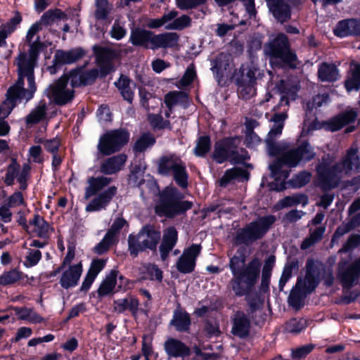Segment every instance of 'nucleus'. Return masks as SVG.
<instances>
[{"mask_svg":"<svg viewBox=\"0 0 360 360\" xmlns=\"http://www.w3.org/2000/svg\"><path fill=\"white\" fill-rule=\"evenodd\" d=\"M246 259V249L244 247L238 248L235 255L230 257L229 268L232 278L229 284L236 297L245 296L250 313L253 314L262 309L264 303L258 292L251 295L260 276L262 262L255 257L245 264Z\"/></svg>","mask_w":360,"mask_h":360,"instance_id":"nucleus-1","label":"nucleus"},{"mask_svg":"<svg viewBox=\"0 0 360 360\" xmlns=\"http://www.w3.org/2000/svg\"><path fill=\"white\" fill-rule=\"evenodd\" d=\"M160 240V258L165 261L178 241V231L174 226L165 229L161 238V231L154 224L143 225L136 234L132 233L128 236L127 250L133 258L147 250L155 252Z\"/></svg>","mask_w":360,"mask_h":360,"instance_id":"nucleus-2","label":"nucleus"},{"mask_svg":"<svg viewBox=\"0 0 360 360\" xmlns=\"http://www.w3.org/2000/svg\"><path fill=\"white\" fill-rule=\"evenodd\" d=\"M94 51L99 69L94 68L86 70L84 65H80L70 70L71 86L72 88L91 86L98 78H105L115 70L112 62L113 58L112 49L95 46Z\"/></svg>","mask_w":360,"mask_h":360,"instance_id":"nucleus-3","label":"nucleus"},{"mask_svg":"<svg viewBox=\"0 0 360 360\" xmlns=\"http://www.w3.org/2000/svg\"><path fill=\"white\" fill-rule=\"evenodd\" d=\"M356 148H349L340 162H337L321 171L316 172L319 184L323 191H330L338 187L343 171L348 173L353 169H360V155Z\"/></svg>","mask_w":360,"mask_h":360,"instance_id":"nucleus-4","label":"nucleus"},{"mask_svg":"<svg viewBox=\"0 0 360 360\" xmlns=\"http://www.w3.org/2000/svg\"><path fill=\"white\" fill-rule=\"evenodd\" d=\"M184 195L174 186H166L159 192L154 211L159 217L174 219L192 209L193 203L184 200Z\"/></svg>","mask_w":360,"mask_h":360,"instance_id":"nucleus-5","label":"nucleus"},{"mask_svg":"<svg viewBox=\"0 0 360 360\" xmlns=\"http://www.w3.org/2000/svg\"><path fill=\"white\" fill-rule=\"evenodd\" d=\"M179 35L176 32L155 34L140 27L131 30L129 42L134 46L153 51L159 49H173L178 45Z\"/></svg>","mask_w":360,"mask_h":360,"instance_id":"nucleus-6","label":"nucleus"},{"mask_svg":"<svg viewBox=\"0 0 360 360\" xmlns=\"http://www.w3.org/2000/svg\"><path fill=\"white\" fill-rule=\"evenodd\" d=\"M264 51L271 64L278 68H297V56L291 49L288 36L280 32L264 46Z\"/></svg>","mask_w":360,"mask_h":360,"instance_id":"nucleus-7","label":"nucleus"},{"mask_svg":"<svg viewBox=\"0 0 360 360\" xmlns=\"http://www.w3.org/2000/svg\"><path fill=\"white\" fill-rule=\"evenodd\" d=\"M237 139V136H227L216 141L212 159L217 164L229 162L231 165H243L250 157L246 149H238Z\"/></svg>","mask_w":360,"mask_h":360,"instance_id":"nucleus-8","label":"nucleus"},{"mask_svg":"<svg viewBox=\"0 0 360 360\" xmlns=\"http://www.w3.org/2000/svg\"><path fill=\"white\" fill-rule=\"evenodd\" d=\"M276 217L272 214L260 217L257 221H254L246 224L243 228L238 229L233 238L236 246H250L256 241L261 240L267 233L271 226L276 221Z\"/></svg>","mask_w":360,"mask_h":360,"instance_id":"nucleus-9","label":"nucleus"},{"mask_svg":"<svg viewBox=\"0 0 360 360\" xmlns=\"http://www.w3.org/2000/svg\"><path fill=\"white\" fill-rule=\"evenodd\" d=\"M40 31L41 28L37 24H32L30 26L25 36V44L29 46L28 52H20L15 58L16 61L25 65L36 66L40 53L47 49V45L41 41L39 36L33 40L34 37Z\"/></svg>","mask_w":360,"mask_h":360,"instance_id":"nucleus-10","label":"nucleus"},{"mask_svg":"<svg viewBox=\"0 0 360 360\" xmlns=\"http://www.w3.org/2000/svg\"><path fill=\"white\" fill-rule=\"evenodd\" d=\"M130 139V133L125 128L111 129L99 139L98 150L103 155L108 156L120 152Z\"/></svg>","mask_w":360,"mask_h":360,"instance_id":"nucleus-11","label":"nucleus"},{"mask_svg":"<svg viewBox=\"0 0 360 360\" xmlns=\"http://www.w3.org/2000/svg\"><path fill=\"white\" fill-rule=\"evenodd\" d=\"M263 77L262 71L257 65L251 63L247 65L243 64L239 69H236L232 79L238 88L240 89V94L243 96H249L257 84V80Z\"/></svg>","mask_w":360,"mask_h":360,"instance_id":"nucleus-12","label":"nucleus"},{"mask_svg":"<svg viewBox=\"0 0 360 360\" xmlns=\"http://www.w3.org/2000/svg\"><path fill=\"white\" fill-rule=\"evenodd\" d=\"M316 153L308 140L302 141L294 147L281 154V160L289 168L298 166L302 162L307 163L314 159Z\"/></svg>","mask_w":360,"mask_h":360,"instance_id":"nucleus-13","label":"nucleus"},{"mask_svg":"<svg viewBox=\"0 0 360 360\" xmlns=\"http://www.w3.org/2000/svg\"><path fill=\"white\" fill-rule=\"evenodd\" d=\"M85 55L86 51L82 47H76L68 51L58 49L55 52L53 64L47 67V70L51 75H55L63 65L76 63Z\"/></svg>","mask_w":360,"mask_h":360,"instance_id":"nucleus-14","label":"nucleus"},{"mask_svg":"<svg viewBox=\"0 0 360 360\" xmlns=\"http://www.w3.org/2000/svg\"><path fill=\"white\" fill-rule=\"evenodd\" d=\"M325 270L322 263L309 258L306 262L305 281L303 283V290L305 294H311L315 290L321 282V268Z\"/></svg>","mask_w":360,"mask_h":360,"instance_id":"nucleus-15","label":"nucleus"},{"mask_svg":"<svg viewBox=\"0 0 360 360\" xmlns=\"http://www.w3.org/2000/svg\"><path fill=\"white\" fill-rule=\"evenodd\" d=\"M117 193V188L115 186H109L93 198L86 206L85 210L93 212L105 210Z\"/></svg>","mask_w":360,"mask_h":360,"instance_id":"nucleus-16","label":"nucleus"},{"mask_svg":"<svg viewBox=\"0 0 360 360\" xmlns=\"http://www.w3.org/2000/svg\"><path fill=\"white\" fill-rule=\"evenodd\" d=\"M231 333L233 336L244 340L250 336L251 320L243 311H237L232 318Z\"/></svg>","mask_w":360,"mask_h":360,"instance_id":"nucleus-17","label":"nucleus"},{"mask_svg":"<svg viewBox=\"0 0 360 360\" xmlns=\"http://www.w3.org/2000/svg\"><path fill=\"white\" fill-rule=\"evenodd\" d=\"M360 276V259L347 266L346 263H339L338 277L344 287L352 286Z\"/></svg>","mask_w":360,"mask_h":360,"instance_id":"nucleus-18","label":"nucleus"},{"mask_svg":"<svg viewBox=\"0 0 360 360\" xmlns=\"http://www.w3.org/2000/svg\"><path fill=\"white\" fill-rule=\"evenodd\" d=\"M83 271L82 262L76 264L70 265L68 269L65 270L59 281L60 286L65 290L74 288L79 283Z\"/></svg>","mask_w":360,"mask_h":360,"instance_id":"nucleus-19","label":"nucleus"},{"mask_svg":"<svg viewBox=\"0 0 360 360\" xmlns=\"http://www.w3.org/2000/svg\"><path fill=\"white\" fill-rule=\"evenodd\" d=\"M169 326L174 328L179 333L188 332L191 326V318L186 310L178 303L173 311L172 318L169 323Z\"/></svg>","mask_w":360,"mask_h":360,"instance_id":"nucleus-20","label":"nucleus"},{"mask_svg":"<svg viewBox=\"0 0 360 360\" xmlns=\"http://www.w3.org/2000/svg\"><path fill=\"white\" fill-rule=\"evenodd\" d=\"M266 5L273 16L281 23L288 22L291 18L290 6L283 0H266Z\"/></svg>","mask_w":360,"mask_h":360,"instance_id":"nucleus-21","label":"nucleus"},{"mask_svg":"<svg viewBox=\"0 0 360 360\" xmlns=\"http://www.w3.org/2000/svg\"><path fill=\"white\" fill-rule=\"evenodd\" d=\"M164 349L166 354L169 357L174 358H185L191 355V351L188 346H187L181 340L169 338L164 343Z\"/></svg>","mask_w":360,"mask_h":360,"instance_id":"nucleus-22","label":"nucleus"},{"mask_svg":"<svg viewBox=\"0 0 360 360\" xmlns=\"http://www.w3.org/2000/svg\"><path fill=\"white\" fill-rule=\"evenodd\" d=\"M114 305L115 310L119 314H122L126 310H129L134 317L136 316L139 311L148 316L149 311L148 309H139V300L134 296H131L129 299L123 298L114 300Z\"/></svg>","mask_w":360,"mask_h":360,"instance_id":"nucleus-23","label":"nucleus"},{"mask_svg":"<svg viewBox=\"0 0 360 360\" xmlns=\"http://www.w3.org/2000/svg\"><path fill=\"white\" fill-rule=\"evenodd\" d=\"M317 76L319 81L330 83L338 81L340 77L338 65L327 62H322L319 65Z\"/></svg>","mask_w":360,"mask_h":360,"instance_id":"nucleus-24","label":"nucleus"},{"mask_svg":"<svg viewBox=\"0 0 360 360\" xmlns=\"http://www.w3.org/2000/svg\"><path fill=\"white\" fill-rule=\"evenodd\" d=\"M118 273L117 270L112 269L109 274H106L97 289V294L99 298L113 295L117 292L115 290L117 283Z\"/></svg>","mask_w":360,"mask_h":360,"instance_id":"nucleus-25","label":"nucleus"},{"mask_svg":"<svg viewBox=\"0 0 360 360\" xmlns=\"http://www.w3.org/2000/svg\"><path fill=\"white\" fill-rule=\"evenodd\" d=\"M115 86L119 90L122 97L129 103H132L134 96V89L136 86L129 77L121 75L117 81L115 82Z\"/></svg>","mask_w":360,"mask_h":360,"instance_id":"nucleus-26","label":"nucleus"},{"mask_svg":"<svg viewBox=\"0 0 360 360\" xmlns=\"http://www.w3.org/2000/svg\"><path fill=\"white\" fill-rule=\"evenodd\" d=\"M112 181V178L104 176L89 177L87 180L89 186L85 188L84 198L87 200L91 196L97 195L105 187L109 185Z\"/></svg>","mask_w":360,"mask_h":360,"instance_id":"nucleus-27","label":"nucleus"},{"mask_svg":"<svg viewBox=\"0 0 360 360\" xmlns=\"http://www.w3.org/2000/svg\"><path fill=\"white\" fill-rule=\"evenodd\" d=\"M182 160L174 154L162 155L158 162V172L164 176H169Z\"/></svg>","mask_w":360,"mask_h":360,"instance_id":"nucleus-28","label":"nucleus"},{"mask_svg":"<svg viewBox=\"0 0 360 360\" xmlns=\"http://www.w3.org/2000/svg\"><path fill=\"white\" fill-rule=\"evenodd\" d=\"M127 159V157L124 153L108 158L101 164V172L106 175L115 174L121 170Z\"/></svg>","mask_w":360,"mask_h":360,"instance_id":"nucleus-29","label":"nucleus"},{"mask_svg":"<svg viewBox=\"0 0 360 360\" xmlns=\"http://www.w3.org/2000/svg\"><path fill=\"white\" fill-rule=\"evenodd\" d=\"M229 56L224 53H220L212 61L211 70L219 84L223 80L224 71L229 68Z\"/></svg>","mask_w":360,"mask_h":360,"instance_id":"nucleus-30","label":"nucleus"},{"mask_svg":"<svg viewBox=\"0 0 360 360\" xmlns=\"http://www.w3.org/2000/svg\"><path fill=\"white\" fill-rule=\"evenodd\" d=\"M249 172L240 167H232L226 169L224 175L217 181V184L221 188H226L232 181L239 178L243 179H249Z\"/></svg>","mask_w":360,"mask_h":360,"instance_id":"nucleus-31","label":"nucleus"},{"mask_svg":"<svg viewBox=\"0 0 360 360\" xmlns=\"http://www.w3.org/2000/svg\"><path fill=\"white\" fill-rule=\"evenodd\" d=\"M67 19V14L61 9H49L44 12V14L41 16L40 20L35 22L34 24H37L41 28V30H42L43 25H51L56 20Z\"/></svg>","mask_w":360,"mask_h":360,"instance_id":"nucleus-32","label":"nucleus"},{"mask_svg":"<svg viewBox=\"0 0 360 360\" xmlns=\"http://www.w3.org/2000/svg\"><path fill=\"white\" fill-rule=\"evenodd\" d=\"M155 143L156 139L152 134L144 132L135 141L132 149L135 153H143L148 148L153 147Z\"/></svg>","mask_w":360,"mask_h":360,"instance_id":"nucleus-33","label":"nucleus"},{"mask_svg":"<svg viewBox=\"0 0 360 360\" xmlns=\"http://www.w3.org/2000/svg\"><path fill=\"white\" fill-rule=\"evenodd\" d=\"M24 278H27V275L20 271H18L16 268L12 269L9 271H5L1 275H0V285H11Z\"/></svg>","mask_w":360,"mask_h":360,"instance_id":"nucleus-34","label":"nucleus"},{"mask_svg":"<svg viewBox=\"0 0 360 360\" xmlns=\"http://www.w3.org/2000/svg\"><path fill=\"white\" fill-rule=\"evenodd\" d=\"M188 101V94L182 91H171L164 96V103L167 108L177 104H184Z\"/></svg>","mask_w":360,"mask_h":360,"instance_id":"nucleus-35","label":"nucleus"},{"mask_svg":"<svg viewBox=\"0 0 360 360\" xmlns=\"http://www.w3.org/2000/svg\"><path fill=\"white\" fill-rule=\"evenodd\" d=\"M308 197L304 193H297L292 195L285 196L278 201L280 208L290 207L302 204L303 207L308 204Z\"/></svg>","mask_w":360,"mask_h":360,"instance_id":"nucleus-36","label":"nucleus"},{"mask_svg":"<svg viewBox=\"0 0 360 360\" xmlns=\"http://www.w3.org/2000/svg\"><path fill=\"white\" fill-rule=\"evenodd\" d=\"M178 166L172 172L173 179L176 184L183 189L187 188L188 185V173L186 165L183 161L179 162Z\"/></svg>","mask_w":360,"mask_h":360,"instance_id":"nucleus-37","label":"nucleus"},{"mask_svg":"<svg viewBox=\"0 0 360 360\" xmlns=\"http://www.w3.org/2000/svg\"><path fill=\"white\" fill-rule=\"evenodd\" d=\"M47 96L54 101L58 105H64L72 101L75 96L74 90L56 91L55 92H48Z\"/></svg>","mask_w":360,"mask_h":360,"instance_id":"nucleus-38","label":"nucleus"},{"mask_svg":"<svg viewBox=\"0 0 360 360\" xmlns=\"http://www.w3.org/2000/svg\"><path fill=\"white\" fill-rule=\"evenodd\" d=\"M212 148L211 138L209 135L200 136L196 141V146L193 149L197 157L204 158L210 151Z\"/></svg>","mask_w":360,"mask_h":360,"instance_id":"nucleus-39","label":"nucleus"},{"mask_svg":"<svg viewBox=\"0 0 360 360\" xmlns=\"http://www.w3.org/2000/svg\"><path fill=\"white\" fill-rule=\"evenodd\" d=\"M20 169V165L17 158H11L10 164L7 166L4 181L8 186L14 184L15 179L18 176Z\"/></svg>","mask_w":360,"mask_h":360,"instance_id":"nucleus-40","label":"nucleus"},{"mask_svg":"<svg viewBox=\"0 0 360 360\" xmlns=\"http://www.w3.org/2000/svg\"><path fill=\"white\" fill-rule=\"evenodd\" d=\"M333 32L334 35L339 38L353 36L352 18H347L338 21Z\"/></svg>","mask_w":360,"mask_h":360,"instance_id":"nucleus-41","label":"nucleus"},{"mask_svg":"<svg viewBox=\"0 0 360 360\" xmlns=\"http://www.w3.org/2000/svg\"><path fill=\"white\" fill-rule=\"evenodd\" d=\"M27 94L21 89L17 88L16 86L12 85L11 86L6 92L7 100L11 104V107L5 117H7L12 111L13 108H15L17 105L18 101H21L23 99H25L27 101Z\"/></svg>","mask_w":360,"mask_h":360,"instance_id":"nucleus-42","label":"nucleus"},{"mask_svg":"<svg viewBox=\"0 0 360 360\" xmlns=\"http://www.w3.org/2000/svg\"><path fill=\"white\" fill-rule=\"evenodd\" d=\"M34 68L32 65H25V77L28 83V89H26L27 102L30 101L37 91V85L35 83Z\"/></svg>","mask_w":360,"mask_h":360,"instance_id":"nucleus-43","label":"nucleus"},{"mask_svg":"<svg viewBox=\"0 0 360 360\" xmlns=\"http://www.w3.org/2000/svg\"><path fill=\"white\" fill-rule=\"evenodd\" d=\"M46 115V103H44L41 105L37 106L35 108L32 110V111L28 114L25 118V122L27 124H36L40 122Z\"/></svg>","mask_w":360,"mask_h":360,"instance_id":"nucleus-44","label":"nucleus"},{"mask_svg":"<svg viewBox=\"0 0 360 360\" xmlns=\"http://www.w3.org/2000/svg\"><path fill=\"white\" fill-rule=\"evenodd\" d=\"M307 327V320L302 318H292L285 322L284 330L287 333L298 334Z\"/></svg>","mask_w":360,"mask_h":360,"instance_id":"nucleus-45","label":"nucleus"},{"mask_svg":"<svg viewBox=\"0 0 360 360\" xmlns=\"http://www.w3.org/2000/svg\"><path fill=\"white\" fill-rule=\"evenodd\" d=\"M283 166H287V165L283 163L281 155L269 165L271 176H279L280 179L283 177V179L282 181H285L288 179L290 171L288 169H283Z\"/></svg>","mask_w":360,"mask_h":360,"instance_id":"nucleus-46","label":"nucleus"},{"mask_svg":"<svg viewBox=\"0 0 360 360\" xmlns=\"http://www.w3.org/2000/svg\"><path fill=\"white\" fill-rule=\"evenodd\" d=\"M345 86L348 91L360 89V63L354 66L351 77L345 82Z\"/></svg>","mask_w":360,"mask_h":360,"instance_id":"nucleus-47","label":"nucleus"},{"mask_svg":"<svg viewBox=\"0 0 360 360\" xmlns=\"http://www.w3.org/2000/svg\"><path fill=\"white\" fill-rule=\"evenodd\" d=\"M315 348L314 344H307L295 349H291V358L292 360L304 359Z\"/></svg>","mask_w":360,"mask_h":360,"instance_id":"nucleus-48","label":"nucleus"},{"mask_svg":"<svg viewBox=\"0 0 360 360\" xmlns=\"http://www.w3.org/2000/svg\"><path fill=\"white\" fill-rule=\"evenodd\" d=\"M176 266L181 274H191L195 269V262L181 255L176 262Z\"/></svg>","mask_w":360,"mask_h":360,"instance_id":"nucleus-49","label":"nucleus"},{"mask_svg":"<svg viewBox=\"0 0 360 360\" xmlns=\"http://www.w3.org/2000/svg\"><path fill=\"white\" fill-rule=\"evenodd\" d=\"M22 21V17L19 11H15V15L6 23L3 24L0 27L8 35L14 32Z\"/></svg>","mask_w":360,"mask_h":360,"instance_id":"nucleus-50","label":"nucleus"},{"mask_svg":"<svg viewBox=\"0 0 360 360\" xmlns=\"http://www.w3.org/2000/svg\"><path fill=\"white\" fill-rule=\"evenodd\" d=\"M302 294L306 295L303 290V284L298 290L290 292L288 299L289 305L297 310L300 309L303 307Z\"/></svg>","mask_w":360,"mask_h":360,"instance_id":"nucleus-51","label":"nucleus"},{"mask_svg":"<svg viewBox=\"0 0 360 360\" xmlns=\"http://www.w3.org/2000/svg\"><path fill=\"white\" fill-rule=\"evenodd\" d=\"M191 18L187 15L175 18L172 22L165 26L167 30H182L186 27L191 26Z\"/></svg>","mask_w":360,"mask_h":360,"instance_id":"nucleus-52","label":"nucleus"},{"mask_svg":"<svg viewBox=\"0 0 360 360\" xmlns=\"http://www.w3.org/2000/svg\"><path fill=\"white\" fill-rule=\"evenodd\" d=\"M108 0H96V11L95 18L97 20H106L110 13L108 8Z\"/></svg>","mask_w":360,"mask_h":360,"instance_id":"nucleus-53","label":"nucleus"},{"mask_svg":"<svg viewBox=\"0 0 360 360\" xmlns=\"http://www.w3.org/2000/svg\"><path fill=\"white\" fill-rule=\"evenodd\" d=\"M71 79L70 70L68 72L64 73L54 84L49 85L47 89L48 92H55V90H65L69 80L71 81Z\"/></svg>","mask_w":360,"mask_h":360,"instance_id":"nucleus-54","label":"nucleus"},{"mask_svg":"<svg viewBox=\"0 0 360 360\" xmlns=\"http://www.w3.org/2000/svg\"><path fill=\"white\" fill-rule=\"evenodd\" d=\"M245 145L249 148H253L262 142L260 137L253 131V127L247 125V132L245 139Z\"/></svg>","mask_w":360,"mask_h":360,"instance_id":"nucleus-55","label":"nucleus"},{"mask_svg":"<svg viewBox=\"0 0 360 360\" xmlns=\"http://www.w3.org/2000/svg\"><path fill=\"white\" fill-rule=\"evenodd\" d=\"M311 173L307 171L299 172L290 181L293 188H301L306 186L311 179Z\"/></svg>","mask_w":360,"mask_h":360,"instance_id":"nucleus-56","label":"nucleus"},{"mask_svg":"<svg viewBox=\"0 0 360 360\" xmlns=\"http://www.w3.org/2000/svg\"><path fill=\"white\" fill-rule=\"evenodd\" d=\"M114 239L105 233L103 239L94 248V252L97 255H103L108 251L113 245Z\"/></svg>","mask_w":360,"mask_h":360,"instance_id":"nucleus-57","label":"nucleus"},{"mask_svg":"<svg viewBox=\"0 0 360 360\" xmlns=\"http://www.w3.org/2000/svg\"><path fill=\"white\" fill-rule=\"evenodd\" d=\"M41 257L42 255L40 250L29 249L23 265L27 268L34 266L41 260Z\"/></svg>","mask_w":360,"mask_h":360,"instance_id":"nucleus-58","label":"nucleus"},{"mask_svg":"<svg viewBox=\"0 0 360 360\" xmlns=\"http://www.w3.org/2000/svg\"><path fill=\"white\" fill-rule=\"evenodd\" d=\"M203 330L207 338L219 337L221 334L219 323H214L209 319L205 321Z\"/></svg>","mask_w":360,"mask_h":360,"instance_id":"nucleus-59","label":"nucleus"},{"mask_svg":"<svg viewBox=\"0 0 360 360\" xmlns=\"http://www.w3.org/2000/svg\"><path fill=\"white\" fill-rule=\"evenodd\" d=\"M207 1V0H176L177 7L182 11L196 8Z\"/></svg>","mask_w":360,"mask_h":360,"instance_id":"nucleus-60","label":"nucleus"},{"mask_svg":"<svg viewBox=\"0 0 360 360\" xmlns=\"http://www.w3.org/2000/svg\"><path fill=\"white\" fill-rule=\"evenodd\" d=\"M106 263L107 259H94L91 262L87 272L97 277L98 274L105 268Z\"/></svg>","mask_w":360,"mask_h":360,"instance_id":"nucleus-61","label":"nucleus"},{"mask_svg":"<svg viewBox=\"0 0 360 360\" xmlns=\"http://www.w3.org/2000/svg\"><path fill=\"white\" fill-rule=\"evenodd\" d=\"M262 42L258 37H252L248 41V54L250 59L256 57L257 52L262 49Z\"/></svg>","mask_w":360,"mask_h":360,"instance_id":"nucleus-62","label":"nucleus"},{"mask_svg":"<svg viewBox=\"0 0 360 360\" xmlns=\"http://www.w3.org/2000/svg\"><path fill=\"white\" fill-rule=\"evenodd\" d=\"M37 236L39 238L49 240V231H53L54 229L50 226L49 222L44 219L37 226Z\"/></svg>","mask_w":360,"mask_h":360,"instance_id":"nucleus-63","label":"nucleus"},{"mask_svg":"<svg viewBox=\"0 0 360 360\" xmlns=\"http://www.w3.org/2000/svg\"><path fill=\"white\" fill-rule=\"evenodd\" d=\"M323 124L326 126V131L331 132L338 131L345 127L338 115L324 121Z\"/></svg>","mask_w":360,"mask_h":360,"instance_id":"nucleus-64","label":"nucleus"}]
</instances>
